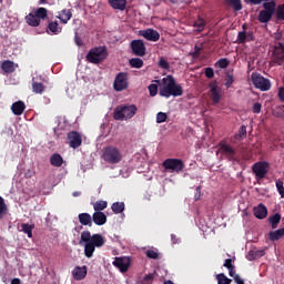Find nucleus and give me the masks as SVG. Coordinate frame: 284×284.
I'll use <instances>...</instances> for the list:
<instances>
[{
	"mask_svg": "<svg viewBox=\"0 0 284 284\" xmlns=\"http://www.w3.org/2000/svg\"><path fill=\"white\" fill-rule=\"evenodd\" d=\"M203 51V44H195L194 45V51L191 52V57H193V59H199V57H201V52Z\"/></svg>",
	"mask_w": 284,
	"mask_h": 284,
	"instance_id": "obj_45",
	"label": "nucleus"
},
{
	"mask_svg": "<svg viewBox=\"0 0 284 284\" xmlns=\"http://www.w3.org/2000/svg\"><path fill=\"white\" fill-rule=\"evenodd\" d=\"M159 94L165 99H170V97H183V87L176 83L174 77L166 75L162 79V87H160Z\"/></svg>",
	"mask_w": 284,
	"mask_h": 284,
	"instance_id": "obj_2",
	"label": "nucleus"
},
{
	"mask_svg": "<svg viewBox=\"0 0 284 284\" xmlns=\"http://www.w3.org/2000/svg\"><path fill=\"white\" fill-rule=\"evenodd\" d=\"M262 8L263 10L258 12L257 21L260 23H270V21H272V17H274L276 12V0L263 2Z\"/></svg>",
	"mask_w": 284,
	"mask_h": 284,
	"instance_id": "obj_5",
	"label": "nucleus"
},
{
	"mask_svg": "<svg viewBox=\"0 0 284 284\" xmlns=\"http://www.w3.org/2000/svg\"><path fill=\"white\" fill-rule=\"evenodd\" d=\"M50 163L53 168H61L63 165V156L59 153H53L50 156Z\"/></svg>",
	"mask_w": 284,
	"mask_h": 284,
	"instance_id": "obj_26",
	"label": "nucleus"
},
{
	"mask_svg": "<svg viewBox=\"0 0 284 284\" xmlns=\"http://www.w3.org/2000/svg\"><path fill=\"white\" fill-rule=\"evenodd\" d=\"M168 121V114L163 112H159L156 114V123H165Z\"/></svg>",
	"mask_w": 284,
	"mask_h": 284,
	"instance_id": "obj_50",
	"label": "nucleus"
},
{
	"mask_svg": "<svg viewBox=\"0 0 284 284\" xmlns=\"http://www.w3.org/2000/svg\"><path fill=\"white\" fill-rule=\"evenodd\" d=\"M162 166L165 172H175V174H181L185 170V163L181 159H166L163 161Z\"/></svg>",
	"mask_w": 284,
	"mask_h": 284,
	"instance_id": "obj_7",
	"label": "nucleus"
},
{
	"mask_svg": "<svg viewBox=\"0 0 284 284\" xmlns=\"http://www.w3.org/2000/svg\"><path fill=\"white\" fill-rule=\"evenodd\" d=\"M11 284H21V280L19 277H14L11 280Z\"/></svg>",
	"mask_w": 284,
	"mask_h": 284,
	"instance_id": "obj_64",
	"label": "nucleus"
},
{
	"mask_svg": "<svg viewBox=\"0 0 284 284\" xmlns=\"http://www.w3.org/2000/svg\"><path fill=\"white\" fill-rule=\"evenodd\" d=\"M155 276H156V272L146 274L141 281V284H153Z\"/></svg>",
	"mask_w": 284,
	"mask_h": 284,
	"instance_id": "obj_42",
	"label": "nucleus"
},
{
	"mask_svg": "<svg viewBox=\"0 0 284 284\" xmlns=\"http://www.w3.org/2000/svg\"><path fill=\"white\" fill-rule=\"evenodd\" d=\"M247 41V32L240 31L237 34V43L243 44Z\"/></svg>",
	"mask_w": 284,
	"mask_h": 284,
	"instance_id": "obj_48",
	"label": "nucleus"
},
{
	"mask_svg": "<svg viewBox=\"0 0 284 284\" xmlns=\"http://www.w3.org/2000/svg\"><path fill=\"white\" fill-rule=\"evenodd\" d=\"M21 232L28 235V239H32V231L34 230V225H30L28 223H22L20 225Z\"/></svg>",
	"mask_w": 284,
	"mask_h": 284,
	"instance_id": "obj_37",
	"label": "nucleus"
},
{
	"mask_svg": "<svg viewBox=\"0 0 284 284\" xmlns=\"http://www.w3.org/2000/svg\"><path fill=\"white\" fill-rule=\"evenodd\" d=\"M1 70L4 74H12L17 70V65L11 60H4L1 63Z\"/></svg>",
	"mask_w": 284,
	"mask_h": 284,
	"instance_id": "obj_22",
	"label": "nucleus"
},
{
	"mask_svg": "<svg viewBox=\"0 0 284 284\" xmlns=\"http://www.w3.org/2000/svg\"><path fill=\"white\" fill-rule=\"evenodd\" d=\"M193 26L196 28V32H203V30H205L206 22L203 18H199Z\"/></svg>",
	"mask_w": 284,
	"mask_h": 284,
	"instance_id": "obj_40",
	"label": "nucleus"
},
{
	"mask_svg": "<svg viewBox=\"0 0 284 284\" xmlns=\"http://www.w3.org/2000/svg\"><path fill=\"white\" fill-rule=\"evenodd\" d=\"M171 241H172L173 245H176V243H179V237H176L175 234H171Z\"/></svg>",
	"mask_w": 284,
	"mask_h": 284,
	"instance_id": "obj_63",
	"label": "nucleus"
},
{
	"mask_svg": "<svg viewBox=\"0 0 284 284\" xmlns=\"http://www.w3.org/2000/svg\"><path fill=\"white\" fill-rule=\"evenodd\" d=\"M67 139L69 141L70 148L73 150H77V148H81V144L83 143V138H81V133L77 131H71L67 134Z\"/></svg>",
	"mask_w": 284,
	"mask_h": 284,
	"instance_id": "obj_15",
	"label": "nucleus"
},
{
	"mask_svg": "<svg viewBox=\"0 0 284 284\" xmlns=\"http://www.w3.org/2000/svg\"><path fill=\"white\" fill-rule=\"evenodd\" d=\"M78 219L81 225H88L89 227H92V215L89 213H80Z\"/></svg>",
	"mask_w": 284,
	"mask_h": 284,
	"instance_id": "obj_25",
	"label": "nucleus"
},
{
	"mask_svg": "<svg viewBox=\"0 0 284 284\" xmlns=\"http://www.w3.org/2000/svg\"><path fill=\"white\" fill-rule=\"evenodd\" d=\"M136 112H139V108H136L134 104H120L113 112V119L115 121H128L133 119Z\"/></svg>",
	"mask_w": 284,
	"mask_h": 284,
	"instance_id": "obj_3",
	"label": "nucleus"
},
{
	"mask_svg": "<svg viewBox=\"0 0 284 284\" xmlns=\"http://www.w3.org/2000/svg\"><path fill=\"white\" fill-rule=\"evenodd\" d=\"M112 265L116 267L122 274H125V272L130 270L132 261L128 256L114 257Z\"/></svg>",
	"mask_w": 284,
	"mask_h": 284,
	"instance_id": "obj_12",
	"label": "nucleus"
},
{
	"mask_svg": "<svg viewBox=\"0 0 284 284\" xmlns=\"http://www.w3.org/2000/svg\"><path fill=\"white\" fill-rule=\"evenodd\" d=\"M8 212V205H6V200L0 196V219H3Z\"/></svg>",
	"mask_w": 284,
	"mask_h": 284,
	"instance_id": "obj_44",
	"label": "nucleus"
},
{
	"mask_svg": "<svg viewBox=\"0 0 284 284\" xmlns=\"http://www.w3.org/2000/svg\"><path fill=\"white\" fill-rule=\"evenodd\" d=\"M108 59V50L105 47H95L91 49L87 54V61L94 63L95 65Z\"/></svg>",
	"mask_w": 284,
	"mask_h": 284,
	"instance_id": "obj_6",
	"label": "nucleus"
},
{
	"mask_svg": "<svg viewBox=\"0 0 284 284\" xmlns=\"http://www.w3.org/2000/svg\"><path fill=\"white\" fill-rule=\"evenodd\" d=\"M58 19H60V21L62 23H68V21H70V19H72V11L64 9L60 12V14L58 16Z\"/></svg>",
	"mask_w": 284,
	"mask_h": 284,
	"instance_id": "obj_32",
	"label": "nucleus"
},
{
	"mask_svg": "<svg viewBox=\"0 0 284 284\" xmlns=\"http://www.w3.org/2000/svg\"><path fill=\"white\" fill-rule=\"evenodd\" d=\"M128 73H118L113 82V90H115V92H123V90H128Z\"/></svg>",
	"mask_w": 284,
	"mask_h": 284,
	"instance_id": "obj_10",
	"label": "nucleus"
},
{
	"mask_svg": "<svg viewBox=\"0 0 284 284\" xmlns=\"http://www.w3.org/2000/svg\"><path fill=\"white\" fill-rule=\"evenodd\" d=\"M275 17L277 21H284V3L275 7Z\"/></svg>",
	"mask_w": 284,
	"mask_h": 284,
	"instance_id": "obj_39",
	"label": "nucleus"
},
{
	"mask_svg": "<svg viewBox=\"0 0 284 284\" xmlns=\"http://www.w3.org/2000/svg\"><path fill=\"white\" fill-rule=\"evenodd\" d=\"M275 185H276V189H277V192H278L280 196H281L282 199H284V185H283V180H277L276 183H275Z\"/></svg>",
	"mask_w": 284,
	"mask_h": 284,
	"instance_id": "obj_47",
	"label": "nucleus"
},
{
	"mask_svg": "<svg viewBox=\"0 0 284 284\" xmlns=\"http://www.w3.org/2000/svg\"><path fill=\"white\" fill-rule=\"evenodd\" d=\"M251 80L253 85L257 90H261V92H267L268 90L272 89V83L270 82V80L262 77L261 73L253 72L251 74Z\"/></svg>",
	"mask_w": 284,
	"mask_h": 284,
	"instance_id": "obj_8",
	"label": "nucleus"
},
{
	"mask_svg": "<svg viewBox=\"0 0 284 284\" xmlns=\"http://www.w3.org/2000/svg\"><path fill=\"white\" fill-rule=\"evenodd\" d=\"M92 221L94 224L101 226V225H105V223H108V215H105V213L101 212V211H95L92 215Z\"/></svg>",
	"mask_w": 284,
	"mask_h": 284,
	"instance_id": "obj_19",
	"label": "nucleus"
},
{
	"mask_svg": "<svg viewBox=\"0 0 284 284\" xmlns=\"http://www.w3.org/2000/svg\"><path fill=\"white\" fill-rule=\"evenodd\" d=\"M111 210L114 214H123V212H125V203L114 202L111 206Z\"/></svg>",
	"mask_w": 284,
	"mask_h": 284,
	"instance_id": "obj_31",
	"label": "nucleus"
},
{
	"mask_svg": "<svg viewBox=\"0 0 284 284\" xmlns=\"http://www.w3.org/2000/svg\"><path fill=\"white\" fill-rule=\"evenodd\" d=\"M278 97H280V101H284V88L283 87H281L278 89Z\"/></svg>",
	"mask_w": 284,
	"mask_h": 284,
	"instance_id": "obj_60",
	"label": "nucleus"
},
{
	"mask_svg": "<svg viewBox=\"0 0 284 284\" xmlns=\"http://www.w3.org/2000/svg\"><path fill=\"white\" fill-rule=\"evenodd\" d=\"M102 159L110 165H116V163H121L123 161V153H121L119 148L109 145L103 149Z\"/></svg>",
	"mask_w": 284,
	"mask_h": 284,
	"instance_id": "obj_4",
	"label": "nucleus"
},
{
	"mask_svg": "<svg viewBox=\"0 0 284 284\" xmlns=\"http://www.w3.org/2000/svg\"><path fill=\"white\" fill-rule=\"evenodd\" d=\"M234 282H235L236 284H245V281H243V278H241L240 275H235V276H234Z\"/></svg>",
	"mask_w": 284,
	"mask_h": 284,
	"instance_id": "obj_59",
	"label": "nucleus"
},
{
	"mask_svg": "<svg viewBox=\"0 0 284 284\" xmlns=\"http://www.w3.org/2000/svg\"><path fill=\"white\" fill-rule=\"evenodd\" d=\"M263 108V105L261 104V102H256L253 104V112L254 114H261V109Z\"/></svg>",
	"mask_w": 284,
	"mask_h": 284,
	"instance_id": "obj_55",
	"label": "nucleus"
},
{
	"mask_svg": "<svg viewBox=\"0 0 284 284\" xmlns=\"http://www.w3.org/2000/svg\"><path fill=\"white\" fill-rule=\"evenodd\" d=\"M205 77H206V79H214V69H212V68H206L205 69Z\"/></svg>",
	"mask_w": 284,
	"mask_h": 284,
	"instance_id": "obj_56",
	"label": "nucleus"
},
{
	"mask_svg": "<svg viewBox=\"0 0 284 284\" xmlns=\"http://www.w3.org/2000/svg\"><path fill=\"white\" fill-rule=\"evenodd\" d=\"M253 173L255 174V179L257 181L263 180L264 176H267V173L270 172V163L267 162H256L253 164Z\"/></svg>",
	"mask_w": 284,
	"mask_h": 284,
	"instance_id": "obj_9",
	"label": "nucleus"
},
{
	"mask_svg": "<svg viewBox=\"0 0 284 284\" xmlns=\"http://www.w3.org/2000/svg\"><path fill=\"white\" fill-rule=\"evenodd\" d=\"M219 152L220 154H223L227 161H236V149H233L232 145L225 142H220Z\"/></svg>",
	"mask_w": 284,
	"mask_h": 284,
	"instance_id": "obj_11",
	"label": "nucleus"
},
{
	"mask_svg": "<svg viewBox=\"0 0 284 284\" xmlns=\"http://www.w3.org/2000/svg\"><path fill=\"white\" fill-rule=\"evenodd\" d=\"M159 68H161L162 70H170V62H168V60H165L164 58H161L159 61Z\"/></svg>",
	"mask_w": 284,
	"mask_h": 284,
	"instance_id": "obj_51",
	"label": "nucleus"
},
{
	"mask_svg": "<svg viewBox=\"0 0 284 284\" xmlns=\"http://www.w3.org/2000/svg\"><path fill=\"white\" fill-rule=\"evenodd\" d=\"M246 41H254V33L252 31L246 33Z\"/></svg>",
	"mask_w": 284,
	"mask_h": 284,
	"instance_id": "obj_62",
	"label": "nucleus"
},
{
	"mask_svg": "<svg viewBox=\"0 0 284 284\" xmlns=\"http://www.w3.org/2000/svg\"><path fill=\"white\" fill-rule=\"evenodd\" d=\"M216 63L219 68H221L222 70H225V68L230 65V60H227L226 58H221Z\"/></svg>",
	"mask_w": 284,
	"mask_h": 284,
	"instance_id": "obj_49",
	"label": "nucleus"
},
{
	"mask_svg": "<svg viewBox=\"0 0 284 284\" xmlns=\"http://www.w3.org/2000/svg\"><path fill=\"white\" fill-rule=\"evenodd\" d=\"M140 37H143V39H146V41L153 42H156L159 39H161V34L154 29L140 30Z\"/></svg>",
	"mask_w": 284,
	"mask_h": 284,
	"instance_id": "obj_16",
	"label": "nucleus"
},
{
	"mask_svg": "<svg viewBox=\"0 0 284 284\" xmlns=\"http://www.w3.org/2000/svg\"><path fill=\"white\" fill-rule=\"evenodd\" d=\"M268 223L272 225V230H276L278 227V223H281V214L275 213L268 217Z\"/></svg>",
	"mask_w": 284,
	"mask_h": 284,
	"instance_id": "obj_36",
	"label": "nucleus"
},
{
	"mask_svg": "<svg viewBox=\"0 0 284 284\" xmlns=\"http://www.w3.org/2000/svg\"><path fill=\"white\" fill-rule=\"evenodd\" d=\"M235 141H243V139H247V126L245 124L241 125L239 131L234 134Z\"/></svg>",
	"mask_w": 284,
	"mask_h": 284,
	"instance_id": "obj_29",
	"label": "nucleus"
},
{
	"mask_svg": "<svg viewBox=\"0 0 284 284\" xmlns=\"http://www.w3.org/2000/svg\"><path fill=\"white\" fill-rule=\"evenodd\" d=\"M108 207V201H98L94 203L93 209L95 212H103Z\"/></svg>",
	"mask_w": 284,
	"mask_h": 284,
	"instance_id": "obj_41",
	"label": "nucleus"
},
{
	"mask_svg": "<svg viewBox=\"0 0 284 284\" xmlns=\"http://www.w3.org/2000/svg\"><path fill=\"white\" fill-rule=\"evenodd\" d=\"M36 172L32 169H29L24 172V179H32L34 176Z\"/></svg>",
	"mask_w": 284,
	"mask_h": 284,
	"instance_id": "obj_58",
	"label": "nucleus"
},
{
	"mask_svg": "<svg viewBox=\"0 0 284 284\" xmlns=\"http://www.w3.org/2000/svg\"><path fill=\"white\" fill-rule=\"evenodd\" d=\"M232 83H234V75L226 73L225 77V87L230 88L232 85Z\"/></svg>",
	"mask_w": 284,
	"mask_h": 284,
	"instance_id": "obj_54",
	"label": "nucleus"
},
{
	"mask_svg": "<svg viewBox=\"0 0 284 284\" xmlns=\"http://www.w3.org/2000/svg\"><path fill=\"white\" fill-rule=\"evenodd\" d=\"M263 256H265V251H263V250H257V251L252 250V251L248 252L246 258H247V261H256V258H261Z\"/></svg>",
	"mask_w": 284,
	"mask_h": 284,
	"instance_id": "obj_28",
	"label": "nucleus"
},
{
	"mask_svg": "<svg viewBox=\"0 0 284 284\" xmlns=\"http://www.w3.org/2000/svg\"><path fill=\"white\" fill-rule=\"evenodd\" d=\"M225 4L232 8L235 12L243 10V2L241 0H225Z\"/></svg>",
	"mask_w": 284,
	"mask_h": 284,
	"instance_id": "obj_27",
	"label": "nucleus"
},
{
	"mask_svg": "<svg viewBox=\"0 0 284 284\" xmlns=\"http://www.w3.org/2000/svg\"><path fill=\"white\" fill-rule=\"evenodd\" d=\"M145 255H146L149 258L153 260V261H159V252H158V251L148 250V251L145 252Z\"/></svg>",
	"mask_w": 284,
	"mask_h": 284,
	"instance_id": "obj_46",
	"label": "nucleus"
},
{
	"mask_svg": "<svg viewBox=\"0 0 284 284\" xmlns=\"http://www.w3.org/2000/svg\"><path fill=\"white\" fill-rule=\"evenodd\" d=\"M195 191V201H199L201 199V186H197Z\"/></svg>",
	"mask_w": 284,
	"mask_h": 284,
	"instance_id": "obj_61",
	"label": "nucleus"
},
{
	"mask_svg": "<svg viewBox=\"0 0 284 284\" xmlns=\"http://www.w3.org/2000/svg\"><path fill=\"white\" fill-rule=\"evenodd\" d=\"M272 63L277 65H283L284 63V44L282 42H277L274 45Z\"/></svg>",
	"mask_w": 284,
	"mask_h": 284,
	"instance_id": "obj_13",
	"label": "nucleus"
},
{
	"mask_svg": "<svg viewBox=\"0 0 284 284\" xmlns=\"http://www.w3.org/2000/svg\"><path fill=\"white\" fill-rule=\"evenodd\" d=\"M216 281H217V284H232V280L229 278L223 273H220L216 275Z\"/></svg>",
	"mask_w": 284,
	"mask_h": 284,
	"instance_id": "obj_43",
	"label": "nucleus"
},
{
	"mask_svg": "<svg viewBox=\"0 0 284 284\" xmlns=\"http://www.w3.org/2000/svg\"><path fill=\"white\" fill-rule=\"evenodd\" d=\"M47 32L48 34H59V32H61V28H59V22L57 21L49 22Z\"/></svg>",
	"mask_w": 284,
	"mask_h": 284,
	"instance_id": "obj_30",
	"label": "nucleus"
},
{
	"mask_svg": "<svg viewBox=\"0 0 284 284\" xmlns=\"http://www.w3.org/2000/svg\"><path fill=\"white\" fill-rule=\"evenodd\" d=\"M11 111L16 116H21V114H23V112H26V103L21 100L14 102L11 105Z\"/></svg>",
	"mask_w": 284,
	"mask_h": 284,
	"instance_id": "obj_20",
	"label": "nucleus"
},
{
	"mask_svg": "<svg viewBox=\"0 0 284 284\" xmlns=\"http://www.w3.org/2000/svg\"><path fill=\"white\" fill-rule=\"evenodd\" d=\"M24 20L28 26H31V28H39V26H41V20L36 16V13L27 14Z\"/></svg>",
	"mask_w": 284,
	"mask_h": 284,
	"instance_id": "obj_24",
	"label": "nucleus"
},
{
	"mask_svg": "<svg viewBox=\"0 0 284 284\" xmlns=\"http://www.w3.org/2000/svg\"><path fill=\"white\" fill-rule=\"evenodd\" d=\"M129 65L135 68L136 70H141V68L144 65V62L141 58H132L129 60Z\"/></svg>",
	"mask_w": 284,
	"mask_h": 284,
	"instance_id": "obj_35",
	"label": "nucleus"
},
{
	"mask_svg": "<svg viewBox=\"0 0 284 284\" xmlns=\"http://www.w3.org/2000/svg\"><path fill=\"white\" fill-rule=\"evenodd\" d=\"M130 45L134 57H145L146 48L143 40H132Z\"/></svg>",
	"mask_w": 284,
	"mask_h": 284,
	"instance_id": "obj_14",
	"label": "nucleus"
},
{
	"mask_svg": "<svg viewBox=\"0 0 284 284\" xmlns=\"http://www.w3.org/2000/svg\"><path fill=\"white\" fill-rule=\"evenodd\" d=\"M223 265L227 270H234V265L232 264V258H226Z\"/></svg>",
	"mask_w": 284,
	"mask_h": 284,
	"instance_id": "obj_57",
	"label": "nucleus"
},
{
	"mask_svg": "<svg viewBox=\"0 0 284 284\" xmlns=\"http://www.w3.org/2000/svg\"><path fill=\"white\" fill-rule=\"evenodd\" d=\"M81 241L84 245V256L92 258L97 247H103L105 245V239L101 234H91L90 231H83L81 233Z\"/></svg>",
	"mask_w": 284,
	"mask_h": 284,
	"instance_id": "obj_1",
	"label": "nucleus"
},
{
	"mask_svg": "<svg viewBox=\"0 0 284 284\" xmlns=\"http://www.w3.org/2000/svg\"><path fill=\"white\" fill-rule=\"evenodd\" d=\"M34 16L41 21L48 19V9L40 7L36 10Z\"/></svg>",
	"mask_w": 284,
	"mask_h": 284,
	"instance_id": "obj_38",
	"label": "nucleus"
},
{
	"mask_svg": "<svg viewBox=\"0 0 284 284\" xmlns=\"http://www.w3.org/2000/svg\"><path fill=\"white\" fill-rule=\"evenodd\" d=\"M209 88H210L211 99L213 103H221V92H222L221 87H217V84L214 82L209 84Z\"/></svg>",
	"mask_w": 284,
	"mask_h": 284,
	"instance_id": "obj_17",
	"label": "nucleus"
},
{
	"mask_svg": "<svg viewBox=\"0 0 284 284\" xmlns=\"http://www.w3.org/2000/svg\"><path fill=\"white\" fill-rule=\"evenodd\" d=\"M109 6H111L113 10H120L123 12V10L128 8V0H109Z\"/></svg>",
	"mask_w": 284,
	"mask_h": 284,
	"instance_id": "obj_23",
	"label": "nucleus"
},
{
	"mask_svg": "<svg viewBox=\"0 0 284 284\" xmlns=\"http://www.w3.org/2000/svg\"><path fill=\"white\" fill-rule=\"evenodd\" d=\"M267 3L271 0H245V3H247L248 6H261V3Z\"/></svg>",
	"mask_w": 284,
	"mask_h": 284,
	"instance_id": "obj_52",
	"label": "nucleus"
},
{
	"mask_svg": "<svg viewBox=\"0 0 284 284\" xmlns=\"http://www.w3.org/2000/svg\"><path fill=\"white\" fill-rule=\"evenodd\" d=\"M284 235V229H278L276 231H272L268 233L270 241H280V239H283Z\"/></svg>",
	"mask_w": 284,
	"mask_h": 284,
	"instance_id": "obj_33",
	"label": "nucleus"
},
{
	"mask_svg": "<svg viewBox=\"0 0 284 284\" xmlns=\"http://www.w3.org/2000/svg\"><path fill=\"white\" fill-rule=\"evenodd\" d=\"M149 92L151 97H156L158 92H159V85L156 84H150L149 85Z\"/></svg>",
	"mask_w": 284,
	"mask_h": 284,
	"instance_id": "obj_53",
	"label": "nucleus"
},
{
	"mask_svg": "<svg viewBox=\"0 0 284 284\" xmlns=\"http://www.w3.org/2000/svg\"><path fill=\"white\" fill-rule=\"evenodd\" d=\"M32 92H34V94H41L42 92H45V85L32 80Z\"/></svg>",
	"mask_w": 284,
	"mask_h": 284,
	"instance_id": "obj_34",
	"label": "nucleus"
},
{
	"mask_svg": "<svg viewBox=\"0 0 284 284\" xmlns=\"http://www.w3.org/2000/svg\"><path fill=\"white\" fill-rule=\"evenodd\" d=\"M74 281H83L88 276V266H75L72 271Z\"/></svg>",
	"mask_w": 284,
	"mask_h": 284,
	"instance_id": "obj_18",
	"label": "nucleus"
},
{
	"mask_svg": "<svg viewBox=\"0 0 284 284\" xmlns=\"http://www.w3.org/2000/svg\"><path fill=\"white\" fill-rule=\"evenodd\" d=\"M253 212L254 216L256 219H260L261 221L267 217V206H265L264 204H260L258 206L254 207Z\"/></svg>",
	"mask_w": 284,
	"mask_h": 284,
	"instance_id": "obj_21",
	"label": "nucleus"
}]
</instances>
